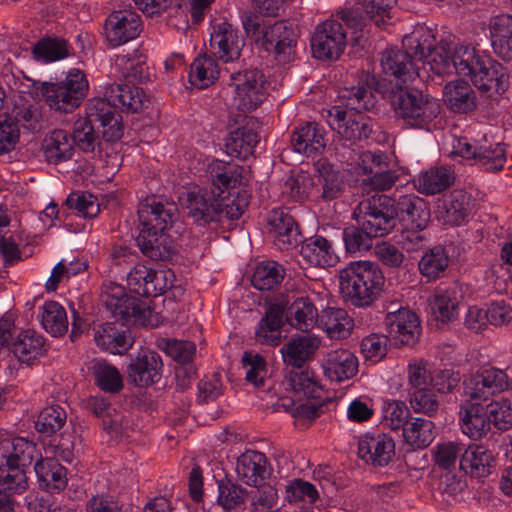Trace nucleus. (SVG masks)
Here are the masks:
<instances>
[{"label": "nucleus", "instance_id": "f257e3e1", "mask_svg": "<svg viewBox=\"0 0 512 512\" xmlns=\"http://www.w3.org/2000/svg\"><path fill=\"white\" fill-rule=\"evenodd\" d=\"M144 90L128 84L108 83L103 86V97L92 98L88 103V114L99 121L103 139L118 141L123 135L121 116L116 112L138 113L149 105Z\"/></svg>", "mask_w": 512, "mask_h": 512}, {"label": "nucleus", "instance_id": "f03ea898", "mask_svg": "<svg viewBox=\"0 0 512 512\" xmlns=\"http://www.w3.org/2000/svg\"><path fill=\"white\" fill-rule=\"evenodd\" d=\"M375 83L374 76H366L365 84L346 90L342 98L346 100L347 110L334 107L328 113V124L337 132L342 140L355 143L367 139L372 132V122L362 114L376 104V97L371 85Z\"/></svg>", "mask_w": 512, "mask_h": 512}, {"label": "nucleus", "instance_id": "7ed1b4c3", "mask_svg": "<svg viewBox=\"0 0 512 512\" xmlns=\"http://www.w3.org/2000/svg\"><path fill=\"white\" fill-rule=\"evenodd\" d=\"M454 72L469 77L472 83L489 97L503 93L508 87V76L496 60L476 51L468 43H458L452 47Z\"/></svg>", "mask_w": 512, "mask_h": 512}, {"label": "nucleus", "instance_id": "20e7f679", "mask_svg": "<svg viewBox=\"0 0 512 512\" xmlns=\"http://www.w3.org/2000/svg\"><path fill=\"white\" fill-rule=\"evenodd\" d=\"M28 81L31 84L25 86L33 96L40 97L50 110L66 114L80 107L89 91L85 73L77 68L70 69L60 81Z\"/></svg>", "mask_w": 512, "mask_h": 512}, {"label": "nucleus", "instance_id": "39448f33", "mask_svg": "<svg viewBox=\"0 0 512 512\" xmlns=\"http://www.w3.org/2000/svg\"><path fill=\"white\" fill-rule=\"evenodd\" d=\"M384 282L379 266L371 261L350 262L339 275L343 297L357 307L371 305L380 295Z\"/></svg>", "mask_w": 512, "mask_h": 512}, {"label": "nucleus", "instance_id": "423d86ee", "mask_svg": "<svg viewBox=\"0 0 512 512\" xmlns=\"http://www.w3.org/2000/svg\"><path fill=\"white\" fill-rule=\"evenodd\" d=\"M395 115L404 125L425 131L437 128V118L441 111L437 99L418 90L399 89L390 96Z\"/></svg>", "mask_w": 512, "mask_h": 512}, {"label": "nucleus", "instance_id": "0eeeda50", "mask_svg": "<svg viewBox=\"0 0 512 512\" xmlns=\"http://www.w3.org/2000/svg\"><path fill=\"white\" fill-rule=\"evenodd\" d=\"M35 445L23 437H7L0 441V486L11 493L22 494L28 488L23 467L33 460Z\"/></svg>", "mask_w": 512, "mask_h": 512}, {"label": "nucleus", "instance_id": "6e6552de", "mask_svg": "<svg viewBox=\"0 0 512 512\" xmlns=\"http://www.w3.org/2000/svg\"><path fill=\"white\" fill-rule=\"evenodd\" d=\"M403 45L418 56L419 62L428 65L438 76L454 73L452 48L436 46V39L431 29L418 27L403 39Z\"/></svg>", "mask_w": 512, "mask_h": 512}, {"label": "nucleus", "instance_id": "1a4fd4ad", "mask_svg": "<svg viewBox=\"0 0 512 512\" xmlns=\"http://www.w3.org/2000/svg\"><path fill=\"white\" fill-rule=\"evenodd\" d=\"M100 299L107 311L125 324L146 325L151 314L145 302L127 296L125 288L114 282L103 284Z\"/></svg>", "mask_w": 512, "mask_h": 512}, {"label": "nucleus", "instance_id": "9d476101", "mask_svg": "<svg viewBox=\"0 0 512 512\" xmlns=\"http://www.w3.org/2000/svg\"><path fill=\"white\" fill-rule=\"evenodd\" d=\"M266 77L257 68L233 71L229 76V86L234 91V105L240 111L255 110L267 95Z\"/></svg>", "mask_w": 512, "mask_h": 512}, {"label": "nucleus", "instance_id": "9b49d317", "mask_svg": "<svg viewBox=\"0 0 512 512\" xmlns=\"http://www.w3.org/2000/svg\"><path fill=\"white\" fill-rule=\"evenodd\" d=\"M392 199L387 195H373L359 203L354 211L358 223L374 238L387 235L395 226Z\"/></svg>", "mask_w": 512, "mask_h": 512}, {"label": "nucleus", "instance_id": "f8f14e48", "mask_svg": "<svg viewBox=\"0 0 512 512\" xmlns=\"http://www.w3.org/2000/svg\"><path fill=\"white\" fill-rule=\"evenodd\" d=\"M464 395L466 404L480 405L508 388V376L505 371L489 367L465 379Z\"/></svg>", "mask_w": 512, "mask_h": 512}, {"label": "nucleus", "instance_id": "ddd939ff", "mask_svg": "<svg viewBox=\"0 0 512 512\" xmlns=\"http://www.w3.org/2000/svg\"><path fill=\"white\" fill-rule=\"evenodd\" d=\"M346 46V32L341 22L329 19L318 24L311 37L313 56L319 60H337Z\"/></svg>", "mask_w": 512, "mask_h": 512}, {"label": "nucleus", "instance_id": "4468645a", "mask_svg": "<svg viewBox=\"0 0 512 512\" xmlns=\"http://www.w3.org/2000/svg\"><path fill=\"white\" fill-rule=\"evenodd\" d=\"M209 45L215 58L223 63H234L240 59L245 41L237 28L223 21L213 25Z\"/></svg>", "mask_w": 512, "mask_h": 512}, {"label": "nucleus", "instance_id": "2eb2a0df", "mask_svg": "<svg viewBox=\"0 0 512 512\" xmlns=\"http://www.w3.org/2000/svg\"><path fill=\"white\" fill-rule=\"evenodd\" d=\"M385 316L388 337L403 345L413 344L420 335V323L415 313L392 303Z\"/></svg>", "mask_w": 512, "mask_h": 512}, {"label": "nucleus", "instance_id": "dca6fc26", "mask_svg": "<svg viewBox=\"0 0 512 512\" xmlns=\"http://www.w3.org/2000/svg\"><path fill=\"white\" fill-rule=\"evenodd\" d=\"M161 356L153 350L141 349L131 359L128 366V379L139 387H148L157 383L162 376Z\"/></svg>", "mask_w": 512, "mask_h": 512}, {"label": "nucleus", "instance_id": "f3484780", "mask_svg": "<svg viewBox=\"0 0 512 512\" xmlns=\"http://www.w3.org/2000/svg\"><path fill=\"white\" fill-rule=\"evenodd\" d=\"M141 31L140 16L131 10L113 11L106 19L104 33L112 47L135 39Z\"/></svg>", "mask_w": 512, "mask_h": 512}, {"label": "nucleus", "instance_id": "a211bd4d", "mask_svg": "<svg viewBox=\"0 0 512 512\" xmlns=\"http://www.w3.org/2000/svg\"><path fill=\"white\" fill-rule=\"evenodd\" d=\"M180 202L195 222L209 223L218 220L220 204L215 192L194 187L183 193Z\"/></svg>", "mask_w": 512, "mask_h": 512}, {"label": "nucleus", "instance_id": "6ab92c4d", "mask_svg": "<svg viewBox=\"0 0 512 512\" xmlns=\"http://www.w3.org/2000/svg\"><path fill=\"white\" fill-rule=\"evenodd\" d=\"M137 213L141 228L168 231L177 219L178 209L175 203L151 197L140 203Z\"/></svg>", "mask_w": 512, "mask_h": 512}, {"label": "nucleus", "instance_id": "aec40b11", "mask_svg": "<svg viewBox=\"0 0 512 512\" xmlns=\"http://www.w3.org/2000/svg\"><path fill=\"white\" fill-rule=\"evenodd\" d=\"M474 207V199L468 192L456 189L446 195L437 205L436 217L446 226L464 224Z\"/></svg>", "mask_w": 512, "mask_h": 512}, {"label": "nucleus", "instance_id": "412c9836", "mask_svg": "<svg viewBox=\"0 0 512 512\" xmlns=\"http://www.w3.org/2000/svg\"><path fill=\"white\" fill-rule=\"evenodd\" d=\"M258 42L267 52H273L280 62L290 60L296 44L293 29L284 22L264 25Z\"/></svg>", "mask_w": 512, "mask_h": 512}, {"label": "nucleus", "instance_id": "4be33fe9", "mask_svg": "<svg viewBox=\"0 0 512 512\" xmlns=\"http://www.w3.org/2000/svg\"><path fill=\"white\" fill-rule=\"evenodd\" d=\"M395 454L393 438L385 433H366L358 441V455L367 464L386 466Z\"/></svg>", "mask_w": 512, "mask_h": 512}, {"label": "nucleus", "instance_id": "5701e85b", "mask_svg": "<svg viewBox=\"0 0 512 512\" xmlns=\"http://www.w3.org/2000/svg\"><path fill=\"white\" fill-rule=\"evenodd\" d=\"M274 302L278 305L285 304L287 321L297 330L307 332L318 322L320 314L309 297L280 295Z\"/></svg>", "mask_w": 512, "mask_h": 512}, {"label": "nucleus", "instance_id": "b1692460", "mask_svg": "<svg viewBox=\"0 0 512 512\" xmlns=\"http://www.w3.org/2000/svg\"><path fill=\"white\" fill-rule=\"evenodd\" d=\"M166 279V272L136 264L127 275V285L139 296L156 297L168 288Z\"/></svg>", "mask_w": 512, "mask_h": 512}, {"label": "nucleus", "instance_id": "393cba45", "mask_svg": "<svg viewBox=\"0 0 512 512\" xmlns=\"http://www.w3.org/2000/svg\"><path fill=\"white\" fill-rule=\"evenodd\" d=\"M405 50L387 49L381 57L383 72L394 76L401 83L412 81L419 75L418 56L407 47Z\"/></svg>", "mask_w": 512, "mask_h": 512}, {"label": "nucleus", "instance_id": "a878e982", "mask_svg": "<svg viewBox=\"0 0 512 512\" xmlns=\"http://www.w3.org/2000/svg\"><path fill=\"white\" fill-rule=\"evenodd\" d=\"M393 217L404 225L425 229L430 220V210L426 202L415 194H405L392 200Z\"/></svg>", "mask_w": 512, "mask_h": 512}, {"label": "nucleus", "instance_id": "bb28decb", "mask_svg": "<svg viewBox=\"0 0 512 512\" xmlns=\"http://www.w3.org/2000/svg\"><path fill=\"white\" fill-rule=\"evenodd\" d=\"M267 230L273 238L274 245L280 250H288L299 241V231L293 217L283 210L270 212Z\"/></svg>", "mask_w": 512, "mask_h": 512}, {"label": "nucleus", "instance_id": "cd10ccee", "mask_svg": "<svg viewBox=\"0 0 512 512\" xmlns=\"http://www.w3.org/2000/svg\"><path fill=\"white\" fill-rule=\"evenodd\" d=\"M137 244L141 252L153 260L169 259L175 251L174 241L167 231L151 228L140 229Z\"/></svg>", "mask_w": 512, "mask_h": 512}, {"label": "nucleus", "instance_id": "c85d7f7f", "mask_svg": "<svg viewBox=\"0 0 512 512\" xmlns=\"http://www.w3.org/2000/svg\"><path fill=\"white\" fill-rule=\"evenodd\" d=\"M324 375L331 381L341 382L352 378L358 371V360L347 349L328 352L322 360Z\"/></svg>", "mask_w": 512, "mask_h": 512}, {"label": "nucleus", "instance_id": "c756f323", "mask_svg": "<svg viewBox=\"0 0 512 512\" xmlns=\"http://www.w3.org/2000/svg\"><path fill=\"white\" fill-rule=\"evenodd\" d=\"M236 473L249 486L261 485L269 475L266 456L254 450L245 451L237 459Z\"/></svg>", "mask_w": 512, "mask_h": 512}, {"label": "nucleus", "instance_id": "7c9ffc66", "mask_svg": "<svg viewBox=\"0 0 512 512\" xmlns=\"http://www.w3.org/2000/svg\"><path fill=\"white\" fill-rule=\"evenodd\" d=\"M320 346V339L315 335L292 337L284 344L280 353L287 366L301 369L310 360Z\"/></svg>", "mask_w": 512, "mask_h": 512}, {"label": "nucleus", "instance_id": "2f4dec72", "mask_svg": "<svg viewBox=\"0 0 512 512\" xmlns=\"http://www.w3.org/2000/svg\"><path fill=\"white\" fill-rule=\"evenodd\" d=\"M244 168L232 162L212 160L206 168V174L212 186L218 190L216 196L242 184Z\"/></svg>", "mask_w": 512, "mask_h": 512}, {"label": "nucleus", "instance_id": "473e14b6", "mask_svg": "<svg viewBox=\"0 0 512 512\" xmlns=\"http://www.w3.org/2000/svg\"><path fill=\"white\" fill-rule=\"evenodd\" d=\"M285 304L275 302L269 305L265 316L261 318L255 329V339L258 343L268 346H278L282 338L283 315Z\"/></svg>", "mask_w": 512, "mask_h": 512}, {"label": "nucleus", "instance_id": "72a5a7b5", "mask_svg": "<svg viewBox=\"0 0 512 512\" xmlns=\"http://www.w3.org/2000/svg\"><path fill=\"white\" fill-rule=\"evenodd\" d=\"M291 145L295 152L314 157L326 146L324 130L316 123H306L293 132Z\"/></svg>", "mask_w": 512, "mask_h": 512}, {"label": "nucleus", "instance_id": "f704fd0d", "mask_svg": "<svg viewBox=\"0 0 512 512\" xmlns=\"http://www.w3.org/2000/svg\"><path fill=\"white\" fill-rule=\"evenodd\" d=\"M300 255L308 265L315 267H331L338 262L332 242L322 236L306 239L301 245Z\"/></svg>", "mask_w": 512, "mask_h": 512}, {"label": "nucleus", "instance_id": "c9c22d12", "mask_svg": "<svg viewBox=\"0 0 512 512\" xmlns=\"http://www.w3.org/2000/svg\"><path fill=\"white\" fill-rule=\"evenodd\" d=\"M94 339L97 346L111 354H124L132 346V339L117 324L106 322L95 329Z\"/></svg>", "mask_w": 512, "mask_h": 512}, {"label": "nucleus", "instance_id": "e433bc0d", "mask_svg": "<svg viewBox=\"0 0 512 512\" xmlns=\"http://www.w3.org/2000/svg\"><path fill=\"white\" fill-rule=\"evenodd\" d=\"M489 32L494 52L504 60H512V16L501 14L492 17Z\"/></svg>", "mask_w": 512, "mask_h": 512}, {"label": "nucleus", "instance_id": "4c0bfd02", "mask_svg": "<svg viewBox=\"0 0 512 512\" xmlns=\"http://www.w3.org/2000/svg\"><path fill=\"white\" fill-rule=\"evenodd\" d=\"M460 467L474 477H486L495 467V457L489 449L482 445H469L460 458Z\"/></svg>", "mask_w": 512, "mask_h": 512}, {"label": "nucleus", "instance_id": "58836bf2", "mask_svg": "<svg viewBox=\"0 0 512 512\" xmlns=\"http://www.w3.org/2000/svg\"><path fill=\"white\" fill-rule=\"evenodd\" d=\"M287 383L296 395L312 398L313 403H326L325 391L312 370L301 368L290 371Z\"/></svg>", "mask_w": 512, "mask_h": 512}, {"label": "nucleus", "instance_id": "ea45409f", "mask_svg": "<svg viewBox=\"0 0 512 512\" xmlns=\"http://www.w3.org/2000/svg\"><path fill=\"white\" fill-rule=\"evenodd\" d=\"M455 180V173L449 166H435L420 173L414 186L421 194L434 195L449 188Z\"/></svg>", "mask_w": 512, "mask_h": 512}, {"label": "nucleus", "instance_id": "a19ab883", "mask_svg": "<svg viewBox=\"0 0 512 512\" xmlns=\"http://www.w3.org/2000/svg\"><path fill=\"white\" fill-rule=\"evenodd\" d=\"M317 325L331 339L347 338L354 327V321L342 308L329 307L321 311Z\"/></svg>", "mask_w": 512, "mask_h": 512}, {"label": "nucleus", "instance_id": "79ce46f5", "mask_svg": "<svg viewBox=\"0 0 512 512\" xmlns=\"http://www.w3.org/2000/svg\"><path fill=\"white\" fill-rule=\"evenodd\" d=\"M443 100L456 113H468L476 107L475 92L463 80H454L447 83L443 89Z\"/></svg>", "mask_w": 512, "mask_h": 512}, {"label": "nucleus", "instance_id": "37998d69", "mask_svg": "<svg viewBox=\"0 0 512 512\" xmlns=\"http://www.w3.org/2000/svg\"><path fill=\"white\" fill-rule=\"evenodd\" d=\"M459 421L462 432L473 440L483 438L490 430V422L481 405L463 404L459 412Z\"/></svg>", "mask_w": 512, "mask_h": 512}, {"label": "nucleus", "instance_id": "c03bdc74", "mask_svg": "<svg viewBox=\"0 0 512 512\" xmlns=\"http://www.w3.org/2000/svg\"><path fill=\"white\" fill-rule=\"evenodd\" d=\"M34 470L40 485L51 492H60L67 485L66 469L53 458L37 461Z\"/></svg>", "mask_w": 512, "mask_h": 512}, {"label": "nucleus", "instance_id": "a18cd8bd", "mask_svg": "<svg viewBox=\"0 0 512 512\" xmlns=\"http://www.w3.org/2000/svg\"><path fill=\"white\" fill-rule=\"evenodd\" d=\"M459 291L456 286L439 289L430 299L431 312L435 319L450 322L458 315Z\"/></svg>", "mask_w": 512, "mask_h": 512}, {"label": "nucleus", "instance_id": "49530a36", "mask_svg": "<svg viewBox=\"0 0 512 512\" xmlns=\"http://www.w3.org/2000/svg\"><path fill=\"white\" fill-rule=\"evenodd\" d=\"M114 67L122 77L130 82L143 83L149 80L146 57L137 50L131 54L117 55Z\"/></svg>", "mask_w": 512, "mask_h": 512}, {"label": "nucleus", "instance_id": "de8ad7c7", "mask_svg": "<svg viewBox=\"0 0 512 512\" xmlns=\"http://www.w3.org/2000/svg\"><path fill=\"white\" fill-rule=\"evenodd\" d=\"M12 351L20 362L29 364L43 354L44 338L32 329L23 330L12 343Z\"/></svg>", "mask_w": 512, "mask_h": 512}, {"label": "nucleus", "instance_id": "09e8293b", "mask_svg": "<svg viewBox=\"0 0 512 512\" xmlns=\"http://www.w3.org/2000/svg\"><path fill=\"white\" fill-rule=\"evenodd\" d=\"M436 436L434 423L425 418H411L403 429L405 441L413 448L428 447Z\"/></svg>", "mask_w": 512, "mask_h": 512}, {"label": "nucleus", "instance_id": "8fccbe9b", "mask_svg": "<svg viewBox=\"0 0 512 512\" xmlns=\"http://www.w3.org/2000/svg\"><path fill=\"white\" fill-rule=\"evenodd\" d=\"M44 154L48 162L60 163L72 158L74 144L72 138L64 130H54L44 141Z\"/></svg>", "mask_w": 512, "mask_h": 512}, {"label": "nucleus", "instance_id": "3c124183", "mask_svg": "<svg viewBox=\"0 0 512 512\" xmlns=\"http://www.w3.org/2000/svg\"><path fill=\"white\" fill-rule=\"evenodd\" d=\"M258 142V134L254 130L241 127L230 132L225 144L226 152L232 157L247 159L254 153Z\"/></svg>", "mask_w": 512, "mask_h": 512}, {"label": "nucleus", "instance_id": "603ef678", "mask_svg": "<svg viewBox=\"0 0 512 512\" xmlns=\"http://www.w3.org/2000/svg\"><path fill=\"white\" fill-rule=\"evenodd\" d=\"M219 74L220 69L215 57L201 56L190 66L189 81L193 86L203 89L213 84Z\"/></svg>", "mask_w": 512, "mask_h": 512}, {"label": "nucleus", "instance_id": "864d4df0", "mask_svg": "<svg viewBox=\"0 0 512 512\" xmlns=\"http://www.w3.org/2000/svg\"><path fill=\"white\" fill-rule=\"evenodd\" d=\"M86 110L88 111V107ZM93 121L96 119L87 113V117H79L73 124L72 142L85 153H94L101 145L92 125Z\"/></svg>", "mask_w": 512, "mask_h": 512}, {"label": "nucleus", "instance_id": "5fc2aeb1", "mask_svg": "<svg viewBox=\"0 0 512 512\" xmlns=\"http://www.w3.org/2000/svg\"><path fill=\"white\" fill-rule=\"evenodd\" d=\"M43 328L52 336L63 335L68 329L67 313L63 306L48 301L41 307L39 315Z\"/></svg>", "mask_w": 512, "mask_h": 512}, {"label": "nucleus", "instance_id": "6e6d98bb", "mask_svg": "<svg viewBox=\"0 0 512 512\" xmlns=\"http://www.w3.org/2000/svg\"><path fill=\"white\" fill-rule=\"evenodd\" d=\"M284 278L283 267L275 261H263L259 263L251 277L254 288L261 291H269L277 287Z\"/></svg>", "mask_w": 512, "mask_h": 512}, {"label": "nucleus", "instance_id": "4d7b16f0", "mask_svg": "<svg viewBox=\"0 0 512 512\" xmlns=\"http://www.w3.org/2000/svg\"><path fill=\"white\" fill-rule=\"evenodd\" d=\"M449 257L442 246H436L422 256L419 271L429 281L442 277L448 267Z\"/></svg>", "mask_w": 512, "mask_h": 512}, {"label": "nucleus", "instance_id": "13d9d810", "mask_svg": "<svg viewBox=\"0 0 512 512\" xmlns=\"http://www.w3.org/2000/svg\"><path fill=\"white\" fill-rule=\"evenodd\" d=\"M32 52L36 60L49 63L66 58L69 55V45L61 38H47L38 42Z\"/></svg>", "mask_w": 512, "mask_h": 512}, {"label": "nucleus", "instance_id": "bf43d9fd", "mask_svg": "<svg viewBox=\"0 0 512 512\" xmlns=\"http://www.w3.org/2000/svg\"><path fill=\"white\" fill-rule=\"evenodd\" d=\"M67 414L59 405L45 407L39 414L35 423L36 430L46 436L58 432L66 423Z\"/></svg>", "mask_w": 512, "mask_h": 512}, {"label": "nucleus", "instance_id": "052dcab7", "mask_svg": "<svg viewBox=\"0 0 512 512\" xmlns=\"http://www.w3.org/2000/svg\"><path fill=\"white\" fill-rule=\"evenodd\" d=\"M92 369L96 384L101 390L115 393L122 389V377L116 367L104 361H97Z\"/></svg>", "mask_w": 512, "mask_h": 512}, {"label": "nucleus", "instance_id": "680f3d73", "mask_svg": "<svg viewBox=\"0 0 512 512\" xmlns=\"http://www.w3.org/2000/svg\"><path fill=\"white\" fill-rule=\"evenodd\" d=\"M465 451L464 444L457 441H441L432 449L433 460L440 468L449 470L455 467Z\"/></svg>", "mask_w": 512, "mask_h": 512}, {"label": "nucleus", "instance_id": "e2e57ef3", "mask_svg": "<svg viewBox=\"0 0 512 512\" xmlns=\"http://www.w3.org/2000/svg\"><path fill=\"white\" fill-rule=\"evenodd\" d=\"M475 163L486 171L496 172L504 168L506 163V150L502 143L489 146H479Z\"/></svg>", "mask_w": 512, "mask_h": 512}, {"label": "nucleus", "instance_id": "0e129e2a", "mask_svg": "<svg viewBox=\"0 0 512 512\" xmlns=\"http://www.w3.org/2000/svg\"><path fill=\"white\" fill-rule=\"evenodd\" d=\"M383 424L392 430L404 429L408 423L410 410L400 400H385L382 405Z\"/></svg>", "mask_w": 512, "mask_h": 512}, {"label": "nucleus", "instance_id": "69168bd1", "mask_svg": "<svg viewBox=\"0 0 512 512\" xmlns=\"http://www.w3.org/2000/svg\"><path fill=\"white\" fill-rule=\"evenodd\" d=\"M318 184L320 186L321 198L325 201L338 198L345 187L342 173L325 167L320 170Z\"/></svg>", "mask_w": 512, "mask_h": 512}, {"label": "nucleus", "instance_id": "338daca9", "mask_svg": "<svg viewBox=\"0 0 512 512\" xmlns=\"http://www.w3.org/2000/svg\"><path fill=\"white\" fill-rule=\"evenodd\" d=\"M486 416L498 430L506 431L512 426V408L510 400L500 397L492 400L486 407Z\"/></svg>", "mask_w": 512, "mask_h": 512}, {"label": "nucleus", "instance_id": "774afa93", "mask_svg": "<svg viewBox=\"0 0 512 512\" xmlns=\"http://www.w3.org/2000/svg\"><path fill=\"white\" fill-rule=\"evenodd\" d=\"M247 497V490L240 485L221 481L218 484V504L226 511L241 507Z\"/></svg>", "mask_w": 512, "mask_h": 512}]
</instances>
